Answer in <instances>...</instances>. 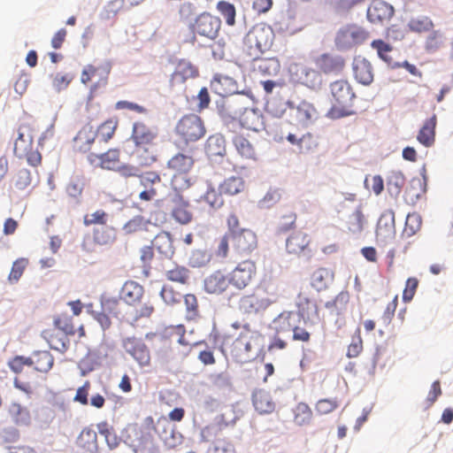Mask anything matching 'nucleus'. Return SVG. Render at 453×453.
<instances>
[{"instance_id": "f257e3e1", "label": "nucleus", "mask_w": 453, "mask_h": 453, "mask_svg": "<svg viewBox=\"0 0 453 453\" xmlns=\"http://www.w3.org/2000/svg\"><path fill=\"white\" fill-rule=\"evenodd\" d=\"M329 91L332 103L329 115L332 118L341 119L356 113L354 103L357 95L349 81L340 79L331 82Z\"/></svg>"}, {"instance_id": "f03ea898", "label": "nucleus", "mask_w": 453, "mask_h": 453, "mask_svg": "<svg viewBox=\"0 0 453 453\" xmlns=\"http://www.w3.org/2000/svg\"><path fill=\"white\" fill-rule=\"evenodd\" d=\"M273 40L274 33L270 27L256 25L244 37L243 51L250 59H257L272 48Z\"/></svg>"}, {"instance_id": "7ed1b4c3", "label": "nucleus", "mask_w": 453, "mask_h": 453, "mask_svg": "<svg viewBox=\"0 0 453 453\" xmlns=\"http://www.w3.org/2000/svg\"><path fill=\"white\" fill-rule=\"evenodd\" d=\"M174 132L180 142L187 146L203 138L206 130L203 121L198 115L187 114L177 122Z\"/></svg>"}, {"instance_id": "20e7f679", "label": "nucleus", "mask_w": 453, "mask_h": 453, "mask_svg": "<svg viewBox=\"0 0 453 453\" xmlns=\"http://www.w3.org/2000/svg\"><path fill=\"white\" fill-rule=\"evenodd\" d=\"M231 288L242 291L250 286L257 275V266L252 260H244L227 273Z\"/></svg>"}, {"instance_id": "39448f33", "label": "nucleus", "mask_w": 453, "mask_h": 453, "mask_svg": "<svg viewBox=\"0 0 453 453\" xmlns=\"http://www.w3.org/2000/svg\"><path fill=\"white\" fill-rule=\"evenodd\" d=\"M202 437L206 441H212L213 445L210 448L211 453H234V445L230 442L228 437L224 434V431L219 425L207 426L202 430Z\"/></svg>"}, {"instance_id": "423d86ee", "label": "nucleus", "mask_w": 453, "mask_h": 453, "mask_svg": "<svg viewBox=\"0 0 453 453\" xmlns=\"http://www.w3.org/2000/svg\"><path fill=\"white\" fill-rule=\"evenodd\" d=\"M368 33L357 26H347L338 31L335 36V45L340 50L349 49L364 42Z\"/></svg>"}, {"instance_id": "0eeeda50", "label": "nucleus", "mask_w": 453, "mask_h": 453, "mask_svg": "<svg viewBox=\"0 0 453 453\" xmlns=\"http://www.w3.org/2000/svg\"><path fill=\"white\" fill-rule=\"evenodd\" d=\"M122 347L130 355L140 367H147L151 364V355L148 346L135 337H127L123 340Z\"/></svg>"}, {"instance_id": "6e6552de", "label": "nucleus", "mask_w": 453, "mask_h": 453, "mask_svg": "<svg viewBox=\"0 0 453 453\" xmlns=\"http://www.w3.org/2000/svg\"><path fill=\"white\" fill-rule=\"evenodd\" d=\"M203 290L212 296H222L231 288L228 274L224 269H217L207 275L203 283Z\"/></svg>"}, {"instance_id": "1a4fd4ad", "label": "nucleus", "mask_w": 453, "mask_h": 453, "mask_svg": "<svg viewBox=\"0 0 453 453\" xmlns=\"http://www.w3.org/2000/svg\"><path fill=\"white\" fill-rule=\"evenodd\" d=\"M257 235L250 229H242L240 233L232 236V249L238 257L250 255L257 249Z\"/></svg>"}, {"instance_id": "9d476101", "label": "nucleus", "mask_w": 453, "mask_h": 453, "mask_svg": "<svg viewBox=\"0 0 453 453\" xmlns=\"http://www.w3.org/2000/svg\"><path fill=\"white\" fill-rule=\"evenodd\" d=\"M311 238L306 232L298 230L292 233L286 240V250L294 256L311 255Z\"/></svg>"}, {"instance_id": "9b49d317", "label": "nucleus", "mask_w": 453, "mask_h": 453, "mask_svg": "<svg viewBox=\"0 0 453 453\" xmlns=\"http://www.w3.org/2000/svg\"><path fill=\"white\" fill-rule=\"evenodd\" d=\"M110 72V64L98 65H87L82 70L81 81L83 84L93 82L94 88H98L107 83Z\"/></svg>"}, {"instance_id": "f8f14e48", "label": "nucleus", "mask_w": 453, "mask_h": 453, "mask_svg": "<svg viewBox=\"0 0 453 453\" xmlns=\"http://www.w3.org/2000/svg\"><path fill=\"white\" fill-rule=\"evenodd\" d=\"M220 24L219 18L204 12L196 19L193 29L201 36L215 39L220 29Z\"/></svg>"}, {"instance_id": "ddd939ff", "label": "nucleus", "mask_w": 453, "mask_h": 453, "mask_svg": "<svg viewBox=\"0 0 453 453\" xmlns=\"http://www.w3.org/2000/svg\"><path fill=\"white\" fill-rule=\"evenodd\" d=\"M271 303L272 302L268 298L253 292L241 296L238 309L243 314H257L267 309Z\"/></svg>"}, {"instance_id": "4468645a", "label": "nucleus", "mask_w": 453, "mask_h": 453, "mask_svg": "<svg viewBox=\"0 0 453 453\" xmlns=\"http://www.w3.org/2000/svg\"><path fill=\"white\" fill-rule=\"evenodd\" d=\"M317 69L326 75L340 74L345 67V60L342 56L323 53L314 59Z\"/></svg>"}, {"instance_id": "2eb2a0df", "label": "nucleus", "mask_w": 453, "mask_h": 453, "mask_svg": "<svg viewBox=\"0 0 453 453\" xmlns=\"http://www.w3.org/2000/svg\"><path fill=\"white\" fill-rule=\"evenodd\" d=\"M157 135V127L139 120L133 124L130 140L134 145H149L156 142Z\"/></svg>"}, {"instance_id": "dca6fc26", "label": "nucleus", "mask_w": 453, "mask_h": 453, "mask_svg": "<svg viewBox=\"0 0 453 453\" xmlns=\"http://www.w3.org/2000/svg\"><path fill=\"white\" fill-rule=\"evenodd\" d=\"M164 342L178 343L185 348L183 357H186L191 349V342L186 339V328L183 325L169 326L159 334Z\"/></svg>"}, {"instance_id": "f3484780", "label": "nucleus", "mask_w": 453, "mask_h": 453, "mask_svg": "<svg viewBox=\"0 0 453 453\" xmlns=\"http://www.w3.org/2000/svg\"><path fill=\"white\" fill-rule=\"evenodd\" d=\"M252 349L249 333H241L230 345L229 353L237 362L245 363L250 359Z\"/></svg>"}, {"instance_id": "a211bd4d", "label": "nucleus", "mask_w": 453, "mask_h": 453, "mask_svg": "<svg viewBox=\"0 0 453 453\" xmlns=\"http://www.w3.org/2000/svg\"><path fill=\"white\" fill-rule=\"evenodd\" d=\"M198 69L190 61L180 59L176 64L175 69L171 75L170 83L172 87L184 84L188 79L197 77Z\"/></svg>"}, {"instance_id": "6ab92c4d", "label": "nucleus", "mask_w": 453, "mask_h": 453, "mask_svg": "<svg viewBox=\"0 0 453 453\" xmlns=\"http://www.w3.org/2000/svg\"><path fill=\"white\" fill-rule=\"evenodd\" d=\"M238 121L242 127L253 132H259L264 129L263 115L257 109L245 108L240 113Z\"/></svg>"}, {"instance_id": "aec40b11", "label": "nucleus", "mask_w": 453, "mask_h": 453, "mask_svg": "<svg viewBox=\"0 0 453 453\" xmlns=\"http://www.w3.org/2000/svg\"><path fill=\"white\" fill-rule=\"evenodd\" d=\"M173 202V206L171 211L173 219L181 225L189 224L193 219V212L189 203L180 195H177Z\"/></svg>"}, {"instance_id": "412c9836", "label": "nucleus", "mask_w": 453, "mask_h": 453, "mask_svg": "<svg viewBox=\"0 0 453 453\" xmlns=\"http://www.w3.org/2000/svg\"><path fill=\"white\" fill-rule=\"evenodd\" d=\"M154 431L167 448H174L179 441L173 426L166 417H160L154 425Z\"/></svg>"}, {"instance_id": "4be33fe9", "label": "nucleus", "mask_w": 453, "mask_h": 453, "mask_svg": "<svg viewBox=\"0 0 453 453\" xmlns=\"http://www.w3.org/2000/svg\"><path fill=\"white\" fill-rule=\"evenodd\" d=\"M88 160L91 164L98 160V165L105 170L116 171L120 165V151L119 149H110L100 155L90 154Z\"/></svg>"}, {"instance_id": "5701e85b", "label": "nucleus", "mask_w": 453, "mask_h": 453, "mask_svg": "<svg viewBox=\"0 0 453 453\" xmlns=\"http://www.w3.org/2000/svg\"><path fill=\"white\" fill-rule=\"evenodd\" d=\"M289 107L296 111V119L299 125L307 127L318 119L319 113L314 105L307 101H302L297 106L288 102Z\"/></svg>"}, {"instance_id": "b1692460", "label": "nucleus", "mask_w": 453, "mask_h": 453, "mask_svg": "<svg viewBox=\"0 0 453 453\" xmlns=\"http://www.w3.org/2000/svg\"><path fill=\"white\" fill-rule=\"evenodd\" d=\"M354 77L357 82L368 86L373 81V68L364 58L357 57L353 60Z\"/></svg>"}, {"instance_id": "393cba45", "label": "nucleus", "mask_w": 453, "mask_h": 453, "mask_svg": "<svg viewBox=\"0 0 453 453\" xmlns=\"http://www.w3.org/2000/svg\"><path fill=\"white\" fill-rule=\"evenodd\" d=\"M42 336L49 343L51 349L61 353L67 350L69 346L68 335L61 330L55 327L47 328L42 331Z\"/></svg>"}, {"instance_id": "a878e982", "label": "nucleus", "mask_w": 453, "mask_h": 453, "mask_svg": "<svg viewBox=\"0 0 453 453\" xmlns=\"http://www.w3.org/2000/svg\"><path fill=\"white\" fill-rule=\"evenodd\" d=\"M143 293L144 289L142 285L134 280H127L120 289L119 297L126 303L134 305L142 300Z\"/></svg>"}, {"instance_id": "bb28decb", "label": "nucleus", "mask_w": 453, "mask_h": 453, "mask_svg": "<svg viewBox=\"0 0 453 453\" xmlns=\"http://www.w3.org/2000/svg\"><path fill=\"white\" fill-rule=\"evenodd\" d=\"M96 133L89 124L82 127L73 139V148L80 152H87L95 142Z\"/></svg>"}, {"instance_id": "cd10ccee", "label": "nucleus", "mask_w": 453, "mask_h": 453, "mask_svg": "<svg viewBox=\"0 0 453 453\" xmlns=\"http://www.w3.org/2000/svg\"><path fill=\"white\" fill-rule=\"evenodd\" d=\"M77 445L86 453H98L97 434L89 426L84 427L77 438Z\"/></svg>"}, {"instance_id": "c85d7f7f", "label": "nucleus", "mask_w": 453, "mask_h": 453, "mask_svg": "<svg viewBox=\"0 0 453 453\" xmlns=\"http://www.w3.org/2000/svg\"><path fill=\"white\" fill-rule=\"evenodd\" d=\"M296 324V316L293 311H282L272 322L275 334H284L293 331Z\"/></svg>"}, {"instance_id": "c756f323", "label": "nucleus", "mask_w": 453, "mask_h": 453, "mask_svg": "<svg viewBox=\"0 0 453 453\" xmlns=\"http://www.w3.org/2000/svg\"><path fill=\"white\" fill-rule=\"evenodd\" d=\"M232 142L237 153L244 159L257 161L258 154L255 145L243 134H236Z\"/></svg>"}, {"instance_id": "7c9ffc66", "label": "nucleus", "mask_w": 453, "mask_h": 453, "mask_svg": "<svg viewBox=\"0 0 453 453\" xmlns=\"http://www.w3.org/2000/svg\"><path fill=\"white\" fill-rule=\"evenodd\" d=\"M334 273L328 268L319 267L311 274V286L317 291L326 289L334 281Z\"/></svg>"}, {"instance_id": "2f4dec72", "label": "nucleus", "mask_w": 453, "mask_h": 453, "mask_svg": "<svg viewBox=\"0 0 453 453\" xmlns=\"http://www.w3.org/2000/svg\"><path fill=\"white\" fill-rule=\"evenodd\" d=\"M394 13V7L384 1L373 2L367 12V15L372 21L388 20Z\"/></svg>"}, {"instance_id": "473e14b6", "label": "nucleus", "mask_w": 453, "mask_h": 453, "mask_svg": "<svg viewBox=\"0 0 453 453\" xmlns=\"http://www.w3.org/2000/svg\"><path fill=\"white\" fill-rule=\"evenodd\" d=\"M156 142L149 145H134V155L141 166H150L157 160Z\"/></svg>"}, {"instance_id": "72a5a7b5", "label": "nucleus", "mask_w": 453, "mask_h": 453, "mask_svg": "<svg viewBox=\"0 0 453 453\" xmlns=\"http://www.w3.org/2000/svg\"><path fill=\"white\" fill-rule=\"evenodd\" d=\"M437 125V117L434 114L426 119L419 129L417 140L425 147H431L435 142V128Z\"/></svg>"}, {"instance_id": "f704fd0d", "label": "nucleus", "mask_w": 453, "mask_h": 453, "mask_svg": "<svg viewBox=\"0 0 453 453\" xmlns=\"http://www.w3.org/2000/svg\"><path fill=\"white\" fill-rule=\"evenodd\" d=\"M254 71L262 76H276L280 70V64L277 58H266L253 59Z\"/></svg>"}, {"instance_id": "c9c22d12", "label": "nucleus", "mask_w": 453, "mask_h": 453, "mask_svg": "<svg viewBox=\"0 0 453 453\" xmlns=\"http://www.w3.org/2000/svg\"><path fill=\"white\" fill-rule=\"evenodd\" d=\"M25 129H29V127L27 125L19 127V136L14 142L13 148L15 156L20 158L33 148V134L30 131L26 134Z\"/></svg>"}, {"instance_id": "e433bc0d", "label": "nucleus", "mask_w": 453, "mask_h": 453, "mask_svg": "<svg viewBox=\"0 0 453 453\" xmlns=\"http://www.w3.org/2000/svg\"><path fill=\"white\" fill-rule=\"evenodd\" d=\"M194 163L195 160L191 156L183 153H177L167 161L166 166L174 173H189Z\"/></svg>"}, {"instance_id": "4c0bfd02", "label": "nucleus", "mask_w": 453, "mask_h": 453, "mask_svg": "<svg viewBox=\"0 0 453 453\" xmlns=\"http://www.w3.org/2000/svg\"><path fill=\"white\" fill-rule=\"evenodd\" d=\"M30 365L40 372H48L53 366L54 357L47 350H40L29 357Z\"/></svg>"}, {"instance_id": "58836bf2", "label": "nucleus", "mask_w": 453, "mask_h": 453, "mask_svg": "<svg viewBox=\"0 0 453 453\" xmlns=\"http://www.w3.org/2000/svg\"><path fill=\"white\" fill-rule=\"evenodd\" d=\"M152 246L166 258H171L174 254L173 240L169 233L161 232L157 234L152 242Z\"/></svg>"}, {"instance_id": "ea45409f", "label": "nucleus", "mask_w": 453, "mask_h": 453, "mask_svg": "<svg viewBox=\"0 0 453 453\" xmlns=\"http://www.w3.org/2000/svg\"><path fill=\"white\" fill-rule=\"evenodd\" d=\"M205 152L211 159L225 157L226 154L225 138L218 134L211 135L205 143Z\"/></svg>"}, {"instance_id": "a19ab883", "label": "nucleus", "mask_w": 453, "mask_h": 453, "mask_svg": "<svg viewBox=\"0 0 453 453\" xmlns=\"http://www.w3.org/2000/svg\"><path fill=\"white\" fill-rule=\"evenodd\" d=\"M252 402L255 409L261 414L272 413L275 404L268 393L259 390L253 394Z\"/></svg>"}, {"instance_id": "79ce46f5", "label": "nucleus", "mask_w": 453, "mask_h": 453, "mask_svg": "<svg viewBox=\"0 0 453 453\" xmlns=\"http://www.w3.org/2000/svg\"><path fill=\"white\" fill-rule=\"evenodd\" d=\"M220 192L225 196H234L244 190V180L240 176H231L219 184Z\"/></svg>"}, {"instance_id": "37998d69", "label": "nucleus", "mask_w": 453, "mask_h": 453, "mask_svg": "<svg viewBox=\"0 0 453 453\" xmlns=\"http://www.w3.org/2000/svg\"><path fill=\"white\" fill-rule=\"evenodd\" d=\"M434 21L425 15L411 18L407 24L408 30L416 34L428 33L434 29Z\"/></svg>"}, {"instance_id": "c03bdc74", "label": "nucleus", "mask_w": 453, "mask_h": 453, "mask_svg": "<svg viewBox=\"0 0 453 453\" xmlns=\"http://www.w3.org/2000/svg\"><path fill=\"white\" fill-rule=\"evenodd\" d=\"M97 429L98 433L104 437V441L111 450L117 449L120 445L121 438L106 421L98 423Z\"/></svg>"}, {"instance_id": "a18cd8bd", "label": "nucleus", "mask_w": 453, "mask_h": 453, "mask_svg": "<svg viewBox=\"0 0 453 453\" xmlns=\"http://www.w3.org/2000/svg\"><path fill=\"white\" fill-rule=\"evenodd\" d=\"M425 193V187L419 178H413L404 191V200L410 204H414Z\"/></svg>"}, {"instance_id": "49530a36", "label": "nucleus", "mask_w": 453, "mask_h": 453, "mask_svg": "<svg viewBox=\"0 0 453 453\" xmlns=\"http://www.w3.org/2000/svg\"><path fill=\"white\" fill-rule=\"evenodd\" d=\"M298 311L305 321L314 322L319 319V309L316 303L307 297L299 301Z\"/></svg>"}, {"instance_id": "de8ad7c7", "label": "nucleus", "mask_w": 453, "mask_h": 453, "mask_svg": "<svg viewBox=\"0 0 453 453\" xmlns=\"http://www.w3.org/2000/svg\"><path fill=\"white\" fill-rule=\"evenodd\" d=\"M294 422L298 426H304L311 423L312 419V411L305 403H299L293 409Z\"/></svg>"}, {"instance_id": "09e8293b", "label": "nucleus", "mask_w": 453, "mask_h": 453, "mask_svg": "<svg viewBox=\"0 0 453 453\" xmlns=\"http://www.w3.org/2000/svg\"><path fill=\"white\" fill-rule=\"evenodd\" d=\"M223 195L224 194L220 192L219 188L217 189L212 185H209L205 193L202 196V199L210 207L213 209H219L224 205Z\"/></svg>"}, {"instance_id": "8fccbe9b", "label": "nucleus", "mask_w": 453, "mask_h": 453, "mask_svg": "<svg viewBox=\"0 0 453 453\" xmlns=\"http://www.w3.org/2000/svg\"><path fill=\"white\" fill-rule=\"evenodd\" d=\"M365 223V218L361 206L356 208V210L349 216L347 221L348 230L353 234L361 233L364 229Z\"/></svg>"}, {"instance_id": "3c124183", "label": "nucleus", "mask_w": 453, "mask_h": 453, "mask_svg": "<svg viewBox=\"0 0 453 453\" xmlns=\"http://www.w3.org/2000/svg\"><path fill=\"white\" fill-rule=\"evenodd\" d=\"M119 121L117 119H109L103 122L97 128L96 136L102 142H109L114 135L118 127Z\"/></svg>"}, {"instance_id": "603ef678", "label": "nucleus", "mask_w": 453, "mask_h": 453, "mask_svg": "<svg viewBox=\"0 0 453 453\" xmlns=\"http://www.w3.org/2000/svg\"><path fill=\"white\" fill-rule=\"evenodd\" d=\"M405 184V177L401 172H393L388 178L387 187L389 194L397 196Z\"/></svg>"}, {"instance_id": "864d4df0", "label": "nucleus", "mask_w": 453, "mask_h": 453, "mask_svg": "<svg viewBox=\"0 0 453 453\" xmlns=\"http://www.w3.org/2000/svg\"><path fill=\"white\" fill-rule=\"evenodd\" d=\"M165 277L168 280L187 284L189 280V270L184 266L175 265L173 269L165 272Z\"/></svg>"}, {"instance_id": "5fc2aeb1", "label": "nucleus", "mask_w": 453, "mask_h": 453, "mask_svg": "<svg viewBox=\"0 0 453 453\" xmlns=\"http://www.w3.org/2000/svg\"><path fill=\"white\" fill-rule=\"evenodd\" d=\"M372 49L376 50L378 56L385 61L388 65L395 67V64H393V59L389 56V53L393 50L390 44L385 42L383 40H374L371 43Z\"/></svg>"}, {"instance_id": "6e6d98bb", "label": "nucleus", "mask_w": 453, "mask_h": 453, "mask_svg": "<svg viewBox=\"0 0 453 453\" xmlns=\"http://www.w3.org/2000/svg\"><path fill=\"white\" fill-rule=\"evenodd\" d=\"M302 82L311 89L319 88L322 85V77L319 70L308 68L304 70Z\"/></svg>"}, {"instance_id": "4d7b16f0", "label": "nucleus", "mask_w": 453, "mask_h": 453, "mask_svg": "<svg viewBox=\"0 0 453 453\" xmlns=\"http://www.w3.org/2000/svg\"><path fill=\"white\" fill-rule=\"evenodd\" d=\"M12 181L18 190H24L31 185V172L27 168H21L14 173Z\"/></svg>"}, {"instance_id": "13d9d810", "label": "nucleus", "mask_w": 453, "mask_h": 453, "mask_svg": "<svg viewBox=\"0 0 453 453\" xmlns=\"http://www.w3.org/2000/svg\"><path fill=\"white\" fill-rule=\"evenodd\" d=\"M9 412L17 424H28L30 421L29 411L19 403H12L9 407Z\"/></svg>"}, {"instance_id": "bf43d9fd", "label": "nucleus", "mask_w": 453, "mask_h": 453, "mask_svg": "<svg viewBox=\"0 0 453 453\" xmlns=\"http://www.w3.org/2000/svg\"><path fill=\"white\" fill-rule=\"evenodd\" d=\"M349 302V292L342 291L335 296V298L332 302H327L326 303V307L327 309H332L333 311H334L336 312V314H340L346 309Z\"/></svg>"}, {"instance_id": "052dcab7", "label": "nucleus", "mask_w": 453, "mask_h": 453, "mask_svg": "<svg viewBox=\"0 0 453 453\" xmlns=\"http://www.w3.org/2000/svg\"><path fill=\"white\" fill-rule=\"evenodd\" d=\"M171 185L176 192H182L189 188L192 185L191 178L188 176V173H173Z\"/></svg>"}, {"instance_id": "680f3d73", "label": "nucleus", "mask_w": 453, "mask_h": 453, "mask_svg": "<svg viewBox=\"0 0 453 453\" xmlns=\"http://www.w3.org/2000/svg\"><path fill=\"white\" fill-rule=\"evenodd\" d=\"M217 10L223 16L227 25H234L236 12L234 4L226 1H219L217 4Z\"/></svg>"}, {"instance_id": "e2e57ef3", "label": "nucleus", "mask_w": 453, "mask_h": 453, "mask_svg": "<svg viewBox=\"0 0 453 453\" xmlns=\"http://www.w3.org/2000/svg\"><path fill=\"white\" fill-rule=\"evenodd\" d=\"M54 327L61 330L66 335H73L75 334L73 319L66 314L59 315L54 319Z\"/></svg>"}, {"instance_id": "0e129e2a", "label": "nucleus", "mask_w": 453, "mask_h": 453, "mask_svg": "<svg viewBox=\"0 0 453 453\" xmlns=\"http://www.w3.org/2000/svg\"><path fill=\"white\" fill-rule=\"evenodd\" d=\"M108 221V214L103 210H97L93 213H88L83 217V224L86 226L92 225L105 226Z\"/></svg>"}, {"instance_id": "69168bd1", "label": "nucleus", "mask_w": 453, "mask_h": 453, "mask_svg": "<svg viewBox=\"0 0 453 453\" xmlns=\"http://www.w3.org/2000/svg\"><path fill=\"white\" fill-rule=\"evenodd\" d=\"M339 407V402L336 398H323L315 404L317 413L326 415L333 412Z\"/></svg>"}, {"instance_id": "338daca9", "label": "nucleus", "mask_w": 453, "mask_h": 453, "mask_svg": "<svg viewBox=\"0 0 453 453\" xmlns=\"http://www.w3.org/2000/svg\"><path fill=\"white\" fill-rule=\"evenodd\" d=\"M93 237L96 243L98 244H108L113 239V230L107 226H101L100 228H96L93 232Z\"/></svg>"}, {"instance_id": "774afa93", "label": "nucleus", "mask_w": 453, "mask_h": 453, "mask_svg": "<svg viewBox=\"0 0 453 453\" xmlns=\"http://www.w3.org/2000/svg\"><path fill=\"white\" fill-rule=\"evenodd\" d=\"M28 265L27 258L21 257L15 260L12 264L8 280L11 283H16L22 276L26 267Z\"/></svg>"}]
</instances>
